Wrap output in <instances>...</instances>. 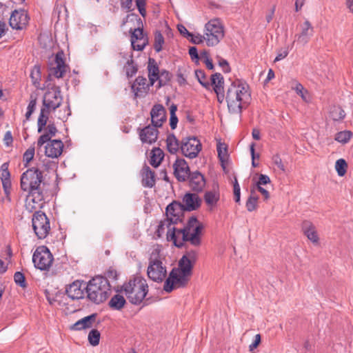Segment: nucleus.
<instances>
[{
    "mask_svg": "<svg viewBox=\"0 0 353 353\" xmlns=\"http://www.w3.org/2000/svg\"><path fill=\"white\" fill-rule=\"evenodd\" d=\"M184 212L180 202L174 201L170 203L165 209L167 220L170 222L169 225L176 224L181 221V216Z\"/></svg>",
    "mask_w": 353,
    "mask_h": 353,
    "instance_id": "obj_14",
    "label": "nucleus"
},
{
    "mask_svg": "<svg viewBox=\"0 0 353 353\" xmlns=\"http://www.w3.org/2000/svg\"><path fill=\"white\" fill-rule=\"evenodd\" d=\"M121 1V7L122 9L126 10L127 12H130L133 9L132 7V0H120Z\"/></svg>",
    "mask_w": 353,
    "mask_h": 353,
    "instance_id": "obj_58",
    "label": "nucleus"
},
{
    "mask_svg": "<svg viewBox=\"0 0 353 353\" xmlns=\"http://www.w3.org/2000/svg\"><path fill=\"white\" fill-rule=\"evenodd\" d=\"M253 193L254 190H252L251 195L249 196L245 203L246 208L249 212H252L257 208V201L259 197L257 196H254Z\"/></svg>",
    "mask_w": 353,
    "mask_h": 353,
    "instance_id": "obj_44",
    "label": "nucleus"
},
{
    "mask_svg": "<svg viewBox=\"0 0 353 353\" xmlns=\"http://www.w3.org/2000/svg\"><path fill=\"white\" fill-rule=\"evenodd\" d=\"M96 318L97 314H92L89 316H85L84 318L77 321L75 323H74L70 327V329L72 330L79 331L92 327L96 320Z\"/></svg>",
    "mask_w": 353,
    "mask_h": 353,
    "instance_id": "obj_26",
    "label": "nucleus"
},
{
    "mask_svg": "<svg viewBox=\"0 0 353 353\" xmlns=\"http://www.w3.org/2000/svg\"><path fill=\"white\" fill-rule=\"evenodd\" d=\"M57 132V129L54 123H50L46 128V134H49L50 138L54 137Z\"/></svg>",
    "mask_w": 353,
    "mask_h": 353,
    "instance_id": "obj_60",
    "label": "nucleus"
},
{
    "mask_svg": "<svg viewBox=\"0 0 353 353\" xmlns=\"http://www.w3.org/2000/svg\"><path fill=\"white\" fill-rule=\"evenodd\" d=\"M223 37L224 27L219 19H212L205 24L204 39L208 46H216Z\"/></svg>",
    "mask_w": 353,
    "mask_h": 353,
    "instance_id": "obj_8",
    "label": "nucleus"
},
{
    "mask_svg": "<svg viewBox=\"0 0 353 353\" xmlns=\"http://www.w3.org/2000/svg\"><path fill=\"white\" fill-rule=\"evenodd\" d=\"M4 144L6 146H10L12 143L13 138L10 131H7L4 134L3 138Z\"/></svg>",
    "mask_w": 353,
    "mask_h": 353,
    "instance_id": "obj_61",
    "label": "nucleus"
},
{
    "mask_svg": "<svg viewBox=\"0 0 353 353\" xmlns=\"http://www.w3.org/2000/svg\"><path fill=\"white\" fill-rule=\"evenodd\" d=\"M183 208L185 211L191 212L197 210L201 204V199L195 193L188 192L183 197Z\"/></svg>",
    "mask_w": 353,
    "mask_h": 353,
    "instance_id": "obj_19",
    "label": "nucleus"
},
{
    "mask_svg": "<svg viewBox=\"0 0 353 353\" xmlns=\"http://www.w3.org/2000/svg\"><path fill=\"white\" fill-rule=\"evenodd\" d=\"M2 181V185H3V188L4 190V192L6 194H8L10 193V190L11 188V181H10V179H3L1 180Z\"/></svg>",
    "mask_w": 353,
    "mask_h": 353,
    "instance_id": "obj_64",
    "label": "nucleus"
},
{
    "mask_svg": "<svg viewBox=\"0 0 353 353\" xmlns=\"http://www.w3.org/2000/svg\"><path fill=\"white\" fill-rule=\"evenodd\" d=\"M85 290H86L85 283L75 281L66 288L65 292L72 300H79L84 297Z\"/></svg>",
    "mask_w": 353,
    "mask_h": 353,
    "instance_id": "obj_17",
    "label": "nucleus"
},
{
    "mask_svg": "<svg viewBox=\"0 0 353 353\" xmlns=\"http://www.w3.org/2000/svg\"><path fill=\"white\" fill-rule=\"evenodd\" d=\"M250 98V94L239 80L233 81L227 89L225 100L229 112L241 115L243 105Z\"/></svg>",
    "mask_w": 353,
    "mask_h": 353,
    "instance_id": "obj_4",
    "label": "nucleus"
},
{
    "mask_svg": "<svg viewBox=\"0 0 353 353\" xmlns=\"http://www.w3.org/2000/svg\"><path fill=\"white\" fill-rule=\"evenodd\" d=\"M183 256H186V258L190 261H191V263L194 264L198 258V253L196 250H191L187 251L186 253Z\"/></svg>",
    "mask_w": 353,
    "mask_h": 353,
    "instance_id": "obj_53",
    "label": "nucleus"
},
{
    "mask_svg": "<svg viewBox=\"0 0 353 353\" xmlns=\"http://www.w3.org/2000/svg\"><path fill=\"white\" fill-rule=\"evenodd\" d=\"M167 149L171 154H176L180 150V141L173 134L168 135L166 139Z\"/></svg>",
    "mask_w": 353,
    "mask_h": 353,
    "instance_id": "obj_32",
    "label": "nucleus"
},
{
    "mask_svg": "<svg viewBox=\"0 0 353 353\" xmlns=\"http://www.w3.org/2000/svg\"><path fill=\"white\" fill-rule=\"evenodd\" d=\"M125 303L126 301L123 296L117 294L111 298L108 305L113 310H120L124 307Z\"/></svg>",
    "mask_w": 353,
    "mask_h": 353,
    "instance_id": "obj_33",
    "label": "nucleus"
},
{
    "mask_svg": "<svg viewBox=\"0 0 353 353\" xmlns=\"http://www.w3.org/2000/svg\"><path fill=\"white\" fill-rule=\"evenodd\" d=\"M189 281V277L181 274L178 270L172 269L166 279L163 290L166 292H171L175 288L185 287Z\"/></svg>",
    "mask_w": 353,
    "mask_h": 353,
    "instance_id": "obj_12",
    "label": "nucleus"
},
{
    "mask_svg": "<svg viewBox=\"0 0 353 353\" xmlns=\"http://www.w3.org/2000/svg\"><path fill=\"white\" fill-rule=\"evenodd\" d=\"M53 260L52 253L45 245L37 247L32 256V262L34 267L40 270H49Z\"/></svg>",
    "mask_w": 353,
    "mask_h": 353,
    "instance_id": "obj_9",
    "label": "nucleus"
},
{
    "mask_svg": "<svg viewBox=\"0 0 353 353\" xmlns=\"http://www.w3.org/2000/svg\"><path fill=\"white\" fill-rule=\"evenodd\" d=\"M14 281L17 285L22 288H26L27 287L25 276L21 272H16L14 273Z\"/></svg>",
    "mask_w": 353,
    "mask_h": 353,
    "instance_id": "obj_48",
    "label": "nucleus"
},
{
    "mask_svg": "<svg viewBox=\"0 0 353 353\" xmlns=\"http://www.w3.org/2000/svg\"><path fill=\"white\" fill-rule=\"evenodd\" d=\"M195 76L199 83L206 89H210V83L208 81L205 72L202 70H195Z\"/></svg>",
    "mask_w": 353,
    "mask_h": 353,
    "instance_id": "obj_40",
    "label": "nucleus"
},
{
    "mask_svg": "<svg viewBox=\"0 0 353 353\" xmlns=\"http://www.w3.org/2000/svg\"><path fill=\"white\" fill-rule=\"evenodd\" d=\"M270 179L268 175L261 174L259 175V181H257L256 185L261 186L262 185H266L270 183Z\"/></svg>",
    "mask_w": 353,
    "mask_h": 353,
    "instance_id": "obj_56",
    "label": "nucleus"
},
{
    "mask_svg": "<svg viewBox=\"0 0 353 353\" xmlns=\"http://www.w3.org/2000/svg\"><path fill=\"white\" fill-rule=\"evenodd\" d=\"M28 23V17L23 10H14L10 17L9 23L12 29L22 30Z\"/></svg>",
    "mask_w": 353,
    "mask_h": 353,
    "instance_id": "obj_16",
    "label": "nucleus"
},
{
    "mask_svg": "<svg viewBox=\"0 0 353 353\" xmlns=\"http://www.w3.org/2000/svg\"><path fill=\"white\" fill-rule=\"evenodd\" d=\"M189 54L192 60L198 61L199 56L198 54L197 48L194 46L190 47L189 49Z\"/></svg>",
    "mask_w": 353,
    "mask_h": 353,
    "instance_id": "obj_63",
    "label": "nucleus"
},
{
    "mask_svg": "<svg viewBox=\"0 0 353 353\" xmlns=\"http://www.w3.org/2000/svg\"><path fill=\"white\" fill-rule=\"evenodd\" d=\"M188 37H191V42L194 43V44H199V43H201L203 40H205L204 39V35L202 36V35H200V34H198L196 36H194L192 33V36H188Z\"/></svg>",
    "mask_w": 353,
    "mask_h": 353,
    "instance_id": "obj_62",
    "label": "nucleus"
},
{
    "mask_svg": "<svg viewBox=\"0 0 353 353\" xmlns=\"http://www.w3.org/2000/svg\"><path fill=\"white\" fill-rule=\"evenodd\" d=\"M152 124L154 127H161L163 123L166 120L165 110L161 104H156L150 112Z\"/></svg>",
    "mask_w": 353,
    "mask_h": 353,
    "instance_id": "obj_20",
    "label": "nucleus"
},
{
    "mask_svg": "<svg viewBox=\"0 0 353 353\" xmlns=\"http://www.w3.org/2000/svg\"><path fill=\"white\" fill-rule=\"evenodd\" d=\"M194 263H191L186 256H182L179 261V268H174V269L178 270L183 275H186L188 277L192 274Z\"/></svg>",
    "mask_w": 353,
    "mask_h": 353,
    "instance_id": "obj_29",
    "label": "nucleus"
},
{
    "mask_svg": "<svg viewBox=\"0 0 353 353\" xmlns=\"http://www.w3.org/2000/svg\"><path fill=\"white\" fill-rule=\"evenodd\" d=\"M330 117L334 121H340L345 118V111L339 106H334L330 112Z\"/></svg>",
    "mask_w": 353,
    "mask_h": 353,
    "instance_id": "obj_43",
    "label": "nucleus"
},
{
    "mask_svg": "<svg viewBox=\"0 0 353 353\" xmlns=\"http://www.w3.org/2000/svg\"><path fill=\"white\" fill-rule=\"evenodd\" d=\"M216 149L218 152V157L221 163V165L223 168H225L224 162L226 161L228 157V147L225 143L219 142Z\"/></svg>",
    "mask_w": 353,
    "mask_h": 353,
    "instance_id": "obj_37",
    "label": "nucleus"
},
{
    "mask_svg": "<svg viewBox=\"0 0 353 353\" xmlns=\"http://www.w3.org/2000/svg\"><path fill=\"white\" fill-rule=\"evenodd\" d=\"M165 43L164 37L159 30H156L154 35V49L157 52H159L162 50L163 46Z\"/></svg>",
    "mask_w": 353,
    "mask_h": 353,
    "instance_id": "obj_36",
    "label": "nucleus"
},
{
    "mask_svg": "<svg viewBox=\"0 0 353 353\" xmlns=\"http://www.w3.org/2000/svg\"><path fill=\"white\" fill-rule=\"evenodd\" d=\"M352 136V132L350 130H344L337 132L335 135L334 139L341 143H347Z\"/></svg>",
    "mask_w": 353,
    "mask_h": 353,
    "instance_id": "obj_41",
    "label": "nucleus"
},
{
    "mask_svg": "<svg viewBox=\"0 0 353 353\" xmlns=\"http://www.w3.org/2000/svg\"><path fill=\"white\" fill-rule=\"evenodd\" d=\"M210 85L213 86L214 92H221L223 90L224 79L221 73L216 72L211 76Z\"/></svg>",
    "mask_w": 353,
    "mask_h": 353,
    "instance_id": "obj_31",
    "label": "nucleus"
},
{
    "mask_svg": "<svg viewBox=\"0 0 353 353\" xmlns=\"http://www.w3.org/2000/svg\"><path fill=\"white\" fill-rule=\"evenodd\" d=\"M63 143L60 139H54L47 143L45 147L46 155L50 158L59 157L63 152Z\"/></svg>",
    "mask_w": 353,
    "mask_h": 353,
    "instance_id": "obj_22",
    "label": "nucleus"
},
{
    "mask_svg": "<svg viewBox=\"0 0 353 353\" xmlns=\"http://www.w3.org/2000/svg\"><path fill=\"white\" fill-rule=\"evenodd\" d=\"M204 199L209 205H214L219 199V194L216 191H208L205 193Z\"/></svg>",
    "mask_w": 353,
    "mask_h": 353,
    "instance_id": "obj_38",
    "label": "nucleus"
},
{
    "mask_svg": "<svg viewBox=\"0 0 353 353\" xmlns=\"http://www.w3.org/2000/svg\"><path fill=\"white\" fill-rule=\"evenodd\" d=\"M43 172L37 168H31L24 172L21 176V188L28 193V196L34 203H39L41 207L44 200L43 190L41 187Z\"/></svg>",
    "mask_w": 353,
    "mask_h": 353,
    "instance_id": "obj_3",
    "label": "nucleus"
},
{
    "mask_svg": "<svg viewBox=\"0 0 353 353\" xmlns=\"http://www.w3.org/2000/svg\"><path fill=\"white\" fill-rule=\"evenodd\" d=\"M52 111L48 110L47 108L43 106L41 107L37 121V131L39 133L41 132L46 127L49 119V114Z\"/></svg>",
    "mask_w": 353,
    "mask_h": 353,
    "instance_id": "obj_30",
    "label": "nucleus"
},
{
    "mask_svg": "<svg viewBox=\"0 0 353 353\" xmlns=\"http://www.w3.org/2000/svg\"><path fill=\"white\" fill-rule=\"evenodd\" d=\"M34 232L39 239H45L50 231V221L46 214L41 211H36L32 219Z\"/></svg>",
    "mask_w": 353,
    "mask_h": 353,
    "instance_id": "obj_11",
    "label": "nucleus"
},
{
    "mask_svg": "<svg viewBox=\"0 0 353 353\" xmlns=\"http://www.w3.org/2000/svg\"><path fill=\"white\" fill-rule=\"evenodd\" d=\"M202 149V145L196 137H186L180 141V151L188 159L196 158Z\"/></svg>",
    "mask_w": 353,
    "mask_h": 353,
    "instance_id": "obj_10",
    "label": "nucleus"
},
{
    "mask_svg": "<svg viewBox=\"0 0 353 353\" xmlns=\"http://www.w3.org/2000/svg\"><path fill=\"white\" fill-rule=\"evenodd\" d=\"M37 98L36 94H31L30 96V101L27 107V112L26 113V119L29 120L32 113L34 112L37 106Z\"/></svg>",
    "mask_w": 353,
    "mask_h": 353,
    "instance_id": "obj_39",
    "label": "nucleus"
},
{
    "mask_svg": "<svg viewBox=\"0 0 353 353\" xmlns=\"http://www.w3.org/2000/svg\"><path fill=\"white\" fill-rule=\"evenodd\" d=\"M150 86V82L147 83L146 78L139 76L131 85V89L134 93L135 97H137L141 96L143 92L146 93Z\"/></svg>",
    "mask_w": 353,
    "mask_h": 353,
    "instance_id": "obj_24",
    "label": "nucleus"
},
{
    "mask_svg": "<svg viewBox=\"0 0 353 353\" xmlns=\"http://www.w3.org/2000/svg\"><path fill=\"white\" fill-rule=\"evenodd\" d=\"M189 185L192 191L200 192L205 186L204 176L199 171L192 172L189 176Z\"/></svg>",
    "mask_w": 353,
    "mask_h": 353,
    "instance_id": "obj_21",
    "label": "nucleus"
},
{
    "mask_svg": "<svg viewBox=\"0 0 353 353\" xmlns=\"http://www.w3.org/2000/svg\"><path fill=\"white\" fill-rule=\"evenodd\" d=\"M171 74L166 70H162L160 72L159 77L157 81H158V88H161L168 84L171 79Z\"/></svg>",
    "mask_w": 353,
    "mask_h": 353,
    "instance_id": "obj_42",
    "label": "nucleus"
},
{
    "mask_svg": "<svg viewBox=\"0 0 353 353\" xmlns=\"http://www.w3.org/2000/svg\"><path fill=\"white\" fill-rule=\"evenodd\" d=\"M164 157V153L159 148H154L151 152L150 163L154 168L158 167Z\"/></svg>",
    "mask_w": 353,
    "mask_h": 353,
    "instance_id": "obj_34",
    "label": "nucleus"
},
{
    "mask_svg": "<svg viewBox=\"0 0 353 353\" xmlns=\"http://www.w3.org/2000/svg\"><path fill=\"white\" fill-rule=\"evenodd\" d=\"M147 274L150 279L157 283H161L166 277V267L163 264L157 250L152 252L150 254Z\"/></svg>",
    "mask_w": 353,
    "mask_h": 353,
    "instance_id": "obj_7",
    "label": "nucleus"
},
{
    "mask_svg": "<svg viewBox=\"0 0 353 353\" xmlns=\"http://www.w3.org/2000/svg\"><path fill=\"white\" fill-rule=\"evenodd\" d=\"M30 78L32 79V83L37 86L41 80V71L39 66L35 65L30 73Z\"/></svg>",
    "mask_w": 353,
    "mask_h": 353,
    "instance_id": "obj_47",
    "label": "nucleus"
},
{
    "mask_svg": "<svg viewBox=\"0 0 353 353\" xmlns=\"http://www.w3.org/2000/svg\"><path fill=\"white\" fill-rule=\"evenodd\" d=\"M153 125L139 129V139L143 143L152 144L157 140L159 131Z\"/></svg>",
    "mask_w": 353,
    "mask_h": 353,
    "instance_id": "obj_18",
    "label": "nucleus"
},
{
    "mask_svg": "<svg viewBox=\"0 0 353 353\" xmlns=\"http://www.w3.org/2000/svg\"><path fill=\"white\" fill-rule=\"evenodd\" d=\"M173 169L174 176L180 182L185 181L192 173L188 163L182 158H177L175 160L173 164Z\"/></svg>",
    "mask_w": 353,
    "mask_h": 353,
    "instance_id": "obj_15",
    "label": "nucleus"
},
{
    "mask_svg": "<svg viewBox=\"0 0 353 353\" xmlns=\"http://www.w3.org/2000/svg\"><path fill=\"white\" fill-rule=\"evenodd\" d=\"M203 225L200 223L196 216H191L185 226L181 229L175 227L170 228L167 234L168 239L174 242L175 246L181 248L183 242H190L193 245L198 247L201 244V235Z\"/></svg>",
    "mask_w": 353,
    "mask_h": 353,
    "instance_id": "obj_2",
    "label": "nucleus"
},
{
    "mask_svg": "<svg viewBox=\"0 0 353 353\" xmlns=\"http://www.w3.org/2000/svg\"><path fill=\"white\" fill-rule=\"evenodd\" d=\"M313 34L314 28L310 22L306 20L301 25V33L296 34L295 37L297 39L298 43L304 46L308 43Z\"/></svg>",
    "mask_w": 353,
    "mask_h": 353,
    "instance_id": "obj_23",
    "label": "nucleus"
},
{
    "mask_svg": "<svg viewBox=\"0 0 353 353\" xmlns=\"http://www.w3.org/2000/svg\"><path fill=\"white\" fill-rule=\"evenodd\" d=\"M122 289L129 301L135 305L143 303L148 305L151 302L149 298H145L148 293V285L146 280L141 276L130 279L123 285Z\"/></svg>",
    "mask_w": 353,
    "mask_h": 353,
    "instance_id": "obj_5",
    "label": "nucleus"
},
{
    "mask_svg": "<svg viewBox=\"0 0 353 353\" xmlns=\"http://www.w3.org/2000/svg\"><path fill=\"white\" fill-rule=\"evenodd\" d=\"M301 229L303 234L311 241L313 243H318L319 236L317 235L314 225L312 222L305 220L302 222Z\"/></svg>",
    "mask_w": 353,
    "mask_h": 353,
    "instance_id": "obj_25",
    "label": "nucleus"
},
{
    "mask_svg": "<svg viewBox=\"0 0 353 353\" xmlns=\"http://www.w3.org/2000/svg\"><path fill=\"white\" fill-rule=\"evenodd\" d=\"M142 185L145 188H152L155 185V174L149 166L142 169Z\"/></svg>",
    "mask_w": 353,
    "mask_h": 353,
    "instance_id": "obj_27",
    "label": "nucleus"
},
{
    "mask_svg": "<svg viewBox=\"0 0 353 353\" xmlns=\"http://www.w3.org/2000/svg\"><path fill=\"white\" fill-rule=\"evenodd\" d=\"M130 17H134L137 20V22L139 23L138 28H134L133 31H132V29H130V32H132L131 39H130L132 47L133 50H137V51L143 50L144 49L145 46L148 43V38H145L144 39V41L142 44H136V41L137 40H141V39H144L143 38V30L142 28V26H143L142 21H141V18H139L138 17V15L136 14L132 13V14H128L127 16L128 18Z\"/></svg>",
    "mask_w": 353,
    "mask_h": 353,
    "instance_id": "obj_13",
    "label": "nucleus"
},
{
    "mask_svg": "<svg viewBox=\"0 0 353 353\" xmlns=\"http://www.w3.org/2000/svg\"><path fill=\"white\" fill-rule=\"evenodd\" d=\"M233 191L234 196V201L236 203H239L241 200V188L240 185L238 183L236 177H234V181L233 182Z\"/></svg>",
    "mask_w": 353,
    "mask_h": 353,
    "instance_id": "obj_51",
    "label": "nucleus"
},
{
    "mask_svg": "<svg viewBox=\"0 0 353 353\" xmlns=\"http://www.w3.org/2000/svg\"><path fill=\"white\" fill-rule=\"evenodd\" d=\"M87 297L96 304L105 301L111 292V285L106 277L97 276L85 283Z\"/></svg>",
    "mask_w": 353,
    "mask_h": 353,
    "instance_id": "obj_6",
    "label": "nucleus"
},
{
    "mask_svg": "<svg viewBox=\"0 0 353 353\" xmlns=\"http://www.w3.org/2000/svg\"><path fill=\"white\" fill-rule=\"evenodd\" d=\"M34 147L30 146L29 148L26 150V151L24 152L23 156V161H25L26 163L25 164L26 166H27V164L30 162L34 156Z\"/></svg>",
    "mask_w": 353,
    "mask_h": 353,
    "instance_id": "obj_50",
    "label": "nucleus"
},
{
    "mask_svg": "<svg viewBox=\"0 0 353 353\" xmlns=\"http://www.w3.org/2000/svg\"><path fill=\"white\" fill-rule=\"evenodd\" d=\"M272 161L274 164H275L281 171H285V168L282 162V159L279 154H275L272 157Z\"/></svg>",
    "mask_w": 353,
    "mask_h": 353,
    "instance_id": "obj_55",
    "label": "nucleus"
},
{
    "mask_svg": "<svg viewBox=\"0 0 353 353\" xmlns=\"http://www.w3.org/2000/svg\"><path fill=\"white\" fill-rule=\"evenodd\" d=\"M8 163H3L1 166V179H8L10 178V173L8 170Z\"/></svg>",
    "mask_w": 353,
    "mask_h": 353,
    "instance_id": "obj_52",
    "label": "nucleus"
},
{
    "mask_svg": "<svg viewBox=\"0 0 353 353\" xmlns=\"http://www.w3.org/2000/svg\"><path fill=\"white\" fill-rule=\"evenodd\" d=\"M347 167V163L343 159H339L336 161L335 168L339 176H343L345 175Z\"/></svg>",
    "mask_w": 353,
    "mask_h": 353,
    "instance_id": "obj_45",
    "label": "nucleus"
},
{
    "mask_svg": "<svg viewBox=\"0 0 353 353\" xmlns=\"http://www.w3.org/2000/svg\"><path fill=\"white\" fill-rule=\"evenodd\" d=\"M124 70L125 71V74L128 78H131L137 74L138 71V66L134 63L132 58V55L130 56V58L127 61L126 63L125 64Z\"/></svg>",
    "mask_w": 353,
    "mask_h": 353,
    "instance_id": "obj_35",
    "label": "nucleus"
},
{
    "mask_svg": "<svg viewBox=\"0 0 353 353\" xmlns=\"http://www.w3.org/2000/svg\"><path fill=\"white\" fill-rule=\"evenodd\" d=\"M261 343V335L257 334L254 336V340L253 342L249 345V350L250 352H253L260 344Z\"/></svg>",
    "mask_w": 353,
    "mask_h": 353,
    "instance_id": "obj_57",
    "label": "nucleus"
},
{
    "mask_svg": "<svg viewBox=\"0 0 353 353\" xmlns=\"http://www.w3.org/2000/svg\"><path fill=\"white\" fill-rule=\"evenodd\" d=\"M63 56L64 54L62 51L58 52L56 54L54 57L56 66L50 68L48 79L45 83V87L47 88V91L43 95L42 106L52 112L55 111L61 106L63 102V97L60 87L53 85L50 88V83H48V81L51 80L52 76L58 79L63 77L67 68Z\"/></svg>",
    "mask_w": 353,
    "mask_h": 353,
    "instance_id": "obj_1",
    "label": "nucleus"
},
{
    "mask_svg": "<svg viewBox=\"0 0 353 353\" xmlns=\"http://www.w3.org/2000/svg\"><path fill=\"white\" fill-rule=\"evenodd\" d=\"M51 140H50V136H49V134H46L44 133L43 134H42L41 136L39 137V138L38 139V141H37V145L39 147H41L44 143H48L50 142Z\"/></svg>",
    "mask_w": 353,
    "mask_h": 353,
    "instance_id": "obj_59",
    "label": "nucleus"
},
{
    "mask_svg": "<svg viewBox=\"0 0 353 353\" xmlns=\"http://www.w3.org/2000/svg\"><path fill=\"white\" fill-rule=\"evenodd\" d=\"M296 92L297 94H299L303 101H307V95L308 94L307 90H305L303 86L301 83L296 82L295 83V86L292 88Z\"/></svg>",
    "mask_w": 353,
    "mask_h": 353,
    "instance_id": "obj_49",
    "label": "nucleus"
},
{
    "mask_svg": "<svg viewBox=\"0 0 353 353\" xmlns=\"http://www.w3.org/2000/svg\"><path fill=\"white\" fill-rule=\"evenodd\" d=\"M88 341L93 346L99 345L100 341V332L97 330H92L88 334Z\"/></svg>",
    "mask_w": 353,
    "mask_h": 353,
    "instance_id": "obj_46",
    "label": "nucleus"
},
{
    "mask_svg": "<svg viewBox=\"0 0 353 353\" xmlns=\"http://www.w3.org/2000/svg\"><path fill=\"white\" fill-rule=\"evenodd\" d=\"M148 78L150 85H153L159 77L160 70L155 60L150 58L148 65Z\"/></svg>",
    "mask_w": 353,
    "mask_h": 353,
    "instance_id": "obj_28",
    "label": "nucleus"
},
{
    "mask_svg": "<svg viewBox=\"0 0 353 353\" xmlns=\"http://www.w3.org/2000/svg\"><path fill=\"white\" fill-rule=\"evenodd\" d=\"M219 65L220 67L222 68V70L225 73L230 72L231 68H230V67L229 65V63L228 62L227 60H225L221 57H219Z\"/></svg>",
    "mask_w": 353,
    "mask_h": 353,
    "instance_id": "obj_54",
    "label": "nucleus"
}]
</instances>
